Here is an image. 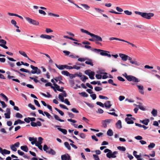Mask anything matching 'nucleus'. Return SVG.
<instances>
[{
	"mask_svg": "<svg viewBox=\"0 0 160 160\" xmlns=\"http://www.w3.org/2000/svg\"><path fill=\"white\" fill-rule=\"evenodd\" d=\"M81 31L83 33H84L87 34L88 35L90 36L91 37H93L94 38V39H95V42H96V43L97 44H99V43L98 42H102V39L101 37L99 36L95 35L94 34L90 33L88 31L84 30L82 28L80 29Z\"/></svg>",
	"mask_w": 160,
	"mask_h": 160,
	"instance_id": "obj_1",
	"label": "nucleus"
},
{
	"mask_svg": "<svg viewBox=\"0 0 160 160\" xmlns=\"http://www.w3.org/2000/svg\"><path fill=\"white\" fill-rule=\"evenodd\" d=\"M135 13L136 14H138L141 16L142 18L148 19H150L151 17H153L154 15V13H152L149 12H143L138 11H135Z\"/></svg>",
	"mask_w": 160,
	"mask_h": 160,
	"instance_id": "obj_2",
	"label": "nucleus"
},
{
	"mask_svg": "<svg viewBox=\"0 0 160 160\" xmlns=\"http://www.w3.org/2000/svg\"><path fill=\"white\" fill-rule=\"evenodd\" d=\"M109 39L110 40H118V41H122V42H127V43H128V44L131 45L132 47H135L136 48H137V47L134 44L129 42H128V41H125L123 39H119V38H114V37H111V38H109Z\"/></svg>",
	"mask_w": 160,
	"mask_h": 160,
	"instance_id": "obj_3",
	"label": "nucleus"
},
{
	"mask_svg": "<svg viewBox=\"0 0 160 160\" xmlns=\"http://www.w3.org/2000/svg\"><path fill=\"white\" fill-rule=\"evenodd\" d=\"M127 80L129 82L132 81L134 82H138L139 81L138 79L136 77L129 75L128 77H127Z\"/></svg>",
	"mask_w": 160,
	"mask_h": 160,
	"instance_id": "obj_4",
	"label": "nucleus"
},
{
	"mask_svg": "<svg viewBox=\"0 0 160 160\" xmlns=\"http://www.w3.org/2000/svg\"><path fill=\"white\" fill-rule=\"evenodd\" d=\"M118 153V152L117 151H114L113 153L111 151L109 152H108L106 154L107 157L110 158H116V155Z\"/></svg>",
	"mask_w": 160,
	"mask_h": 160,
	"instance_id": "obj_5",
	"label": "nucleus"
},
{
	"mask_svg": "<svg viewBox=\"0 0 160 160\" xmlns=\"http://www.w3.org/2000/svg\"><path fill=\"white\" fill-rule=\"evenodd\" d=\"M93 51L95 52H100V54L101 55L103 56H106L107 52L109 53V52L105 51L100 49H96V48H94V49Z\"/></svg>",
	"mask_w": 160,
	"mask_h": 160,
	"instance_id": "obj_6",
	"label": "nucleus"
},
{
	"mask_svg": "<svg viewBox=\"0 0 160 160\" xmlns=\"http://www.w3.org/2000/svg\"><path fill=\"white\" fill-rule=\"evenodd\" d=\"M61 158L62 160H71V157L68 154L62 155Z\"/></svg>",
	"mask_w": 160,
	"mask_h": 160,
	"instance_id": "obj_7",
	"label": "nucleus"
},
{
	"mask_svg": "<svg viewBox=\"0 0 160 160\" xmlns=\"http://www.w3.org/2000/svg\"><path fill=\"white\" fill-rule=\"evenodd\" d=\"M119 55L122 60L123 61H127L129 57L128 55L122 53H120Z\"/></svg>",
	"mask_w": 160,
	"mask_h": 160,
	"instance_id": "obj_8",
	"label": "nucleus"
},
{
	"mask_svg": "<svg viewBox=\"0 0 160 160\" xmlns=\"http://www.w3.org/2000/svg\"><path fill=\"white\" fill-rule=\"evenodd\" d=\"M52 37L54 38V36L52 35L50 36L44 34H42L41 35V38H45L47 39H51Z\"/></svg>",
	"mask_w": 160,
	"mask_h": 160,
	"instance_id": "obj_9",
	"label": "nucleus"
},
{
	"mask_svg": "<svg viewBox=\"0 0 160 160\" xmlns=\"http://www.w3.org/2000/svg\"><path fill=\"white\" fill-rule=\"evenodd\" d=\"M128 60L132 64H134L137 66L139 65L137 62L135 61V59L133 60L132 58L129 57V56L128 57Z\"/></svg>",
	"mask_w": 160,
	"mask_h": 160,
	"instance_id": "obj_10",
	"label": "nucleus"
},
{
	"mask_svg": "<svg viewBox=\"0 0 160 160\" xmlns=\"http://www.w3.org/2000/svg\"><path fill=\"white\" fill-rule=\"evenodd\" d=\"M30 67L33 70L30 72L32 74L36 73L38 69V68L37 67L34 66L32 65H31Z\"/></svg>",
	"mask_w": 160,
	"mask_h": 160,
	"instance_id": "obj_11",
	"label": "nucleus"
},
{
	"mask_svg": "<svg viewBox=\"0 0 160 160\" xmlns=\"http://www.w3.org/2000/svg\"><path fill=\"white\" fill-rule=\"evenodd\" d=\"M29 140L30 141H31V143L32 145H33L34 144H35L36 145V143L37 142V138H34L33 137H29Z\"/></svg>",
	"mask_w": 160,
	"mask_h": 160,
	"instance_id": "obj_12",
	"label": "nucleus"
},
{
	"mask_svg": "<svg viewBox=\"0 0 160 160\" xmlns=\"http://www.w3.org/2000/svg\"><path fill=\"white\" fill-rule=\"evenodd\" d=\"M104 105L105 108H109L112 106L110 104V102L109 101H107L104 103Z\"/></svg>",
	"mask_w": 160,
	"mask_h": 160,
	"instance_id": "obj_13",
	"label": "nucleus"
},
{
	"mask_svg": "<svg viewBox=\"0 0 160 160\" xmlns=\"http://www.w3.org/2000/svg\"><path fill=\"white\" fill-rule=\"evenodd\" d=\"M116 126L117 128L118 129H120L122 128L121 121L120 120L118 121L116 124Z\"/></svg>",
	"mask_w": 160,
	"mask_h": 160,
	"instance_id": "obj_14",
	"label": "nucleus"
},
{
	"mask_svg": "<svg viewBox=\"0 0 160 160\" xmlns=\"http://www.w3.org/2000/svg\"><path fill=\"white\" fill-rule=\"evenodd\" d=\"M149 122V120L148 119H145L143 120L140 121V123H142L145 125H147Z\"/></svg>",
	"mask_w": 160,
	"mask_h": 160,
	"instance_id": "obj_15",
	"label": "nucleus"
},
{
	"mask_svg": "<svg viewBox=\"0 0 160 160\" xmlns=\"http://www.w3.org/2000/svg\"><path fill=\"white\" fill-rule=\"evenodd\" d=\"M86 60H87L85 62L86 64L92 66H93V63L91 59L87 58V59Z\"/></svg>",
	"mask_w": 160,
	"mask_h": 160,
	"instance_id": "obj_16",
	"label": "nucleus"
},
{
	"mask_svg": "<svg viewBox=\"0 0 160 160\" xmlns=\"http://www.w3.org/2000/svg\"><path fill=\"white\" fill-rule=\"evenodd\" d=\"M45 86L47 87V86H50L51 87V88L53 89L54 90V91L55 92H57V90H56V89H55V88L54 87L52 86V84L50 82H47L46 83L45 85Z\"/></svg>",
	"mask_w": 160,
	"mask_h": 160,
	"instance_id": "obj_17",
	"label": "nucleus"
},
{
	"mask_svg": "<svg viewBox=\"0 0 160 160\" xmlns=\"http://www.w3.org/2000/svg\"><path fill=\"white\" fill-rule=\"evenodd\" d=\"M53 85L54 86V87L55 88L56 90H57L58 91L62 92L63 91L62 89H60V87L56 83H53Z\"/></svg>",
	"mask_w": 160,
	"mask_h": 160,
	"instance_id": "obj_18",
	"label": "nucleus"
},
{
	"mask_svg": "<svg viewBox=\"0 0 160 160\" xmlns=\"http://www.w3.org/2000/svg\"><path fill=\"white\" fill-rule=\"evenodd\" d=\"M125 121L128 124H133L134 123L133 121L128 117L125 118Z\"/></svg>",
	"mask_w": 160,
	"mask_h": 160,
	"instance_id": "obj_19",
	"label": "nucleus"
},
{
	"mask_svg": "<svg viewBox=\"0 0 160 160\" xmlns=\"http://www.w3.org/2000/svg\"><path fill=\"white\" fill-rule=\"evenodd\" d=\"M24 123V122L22 121L20 119H19L15 121L14 125H15L18 124H23Z\"/></svg>",
	"mask_w": 160,
	"mask_h": 160,
	"instance_id": "obj_20",
	"label": "nucleus"
},
{
	"mask_svg": "<svg viewBox=\"0 0 160 160\" xmlns=\"http://www.w3.org/2000/svg\"><path fill=\"white\" fill-rule=\"evenodd\" d=\"M47 153L53 155L56 154V152L53 149L50 148L49 150H48V152Z\"/></svg>",
	"mask_w": 160,
	"mask_h": 160,
	"instance_id": "obj_21",
	"label": "nucleus"
},
{
	"mask_svg": "<svg viewBox=\"0 0 160 160\" xmlns=\"http://www.w3.org/2000/svg\"><path fill=\"white\" fill-rule=\"evenodd\" d=\"M21 149L24 151L28 152V148L27 146H22L21 147Z\"/></svg>",
	"mask_w": 160,
	"mask_h": 160,
	"instance_id": "obj_22",
	"label": "nucleus"
},
{
	"mask_svg": "<svg viewBox=\"0 0 160 160\" xmlns=\"http://www.w3.org/2000/svg\"><path fill=\"white\" fill-rule=\"evenodd\" d=\"M55 65L56 67L59 69L60 70H63L65 68H64V65H58L57 64H55Z\"/></svg>",
	"mask_w": 160,
	"mask_h": 160,
	"instance_id": "obj_23",
	"label": "nucleus"
},
{
	"mask_svg": "<svg viewBox=\"0 0 160 160\" xmlns=\"http://www.w3.org/2000/svg\"><path fill=\"white\" fill-rule=\"evenodd\" d=\"M31 125L32 127H36L37 125L38 126H40V122H37V124L34 122H32L31 123Z\"/></svg>",
	"mask_w": 160,
	"mask_h": 160,
	"instance_id": "obj_24",
	"label": "nucleus"
},
{
	"mask_svg": "<svg viewBox=\"0 0 160 160\" xmlns=\"http://www.w3.org/2000/svg\"><path fill=\"white\" fill-rule=\"evenodd\" d=\"M58 129L60 131L64 134H66L67 133V131L66 129H62L60 128H58Z\"/></svg>",
	"mask_w": 160,
	"mask_h": 160,
	"instance_id": "obj_25",
	"label": "nucleus"
},
{
	"mask_svg": "<svg viewBox=\"0 0 160 160\" xmlns=\"http://www.w3.org/2000/svg\"><path fill=\"white\" fill-rule=\"evenodd\" d=\"M54 79L56 81V82H57L58 81H62V78L61 76H59L58 77H56L54 78Z\"/></svg>",
	"mask_w": 160,
	"mask_h": 160,
	"instance_id": "obj_26",
	"label": "nucleus"
},
{
	"mask_svg": "<svg viewBox=\"0 0 160 160\" xmlns=\"http://www.w3.org/2000/svg\"><path fill=\"white\" fill-rule=\"evenodd\" d=\"M10 153V151L9 150H8L6 149H4L3 150L2 152V154H9Z\"/></svg>",
	"mask_w": 160,
	"mask_h": 160,
	"instance_id": "obj_27",
	"label": "nucleus"
},
{
	"mask_svg": "<svg viewBox=\"0 0 160 160\" xmlns=\"http://www.w3.org/2000/svg\"><path fill=\"white\" fill-rule=\"evenodd\" d=\"M151 113L154 117H155L157 115V111L154 109L152 110Z\"/></svg>",
	"mask_w": 160,
	"mask_h": 160,
	"instance_id": "obj_28",
	"label": "nucleus"
},
{
	"mask_svg": "<svg viewBox=\"0 0 160 160\" xmlns=\"http://www.w3.org/2000/svg\"><path fill=\"white\" fill-rule=\"evenodd\" d=\"M107 134L109 136H112L113 135V132L111 129H109L107 132Z\"/></svg>",
	"mask_w": 160,
	"mask_h": 160,
	"instance_id": "obj_29",
	"label": "nucleus"
},
{
	"mask_svg": "<svg viewBox=\"0 0 160 160\" xmlns=\"http://www.w3.org/2000/svg\"><path fill=\"white\" fill-rule=\"evenodd\" d=\"M19 52L20 54L23 56L24 57L28 58V56L27 54L24 52L22 51H19Z\"/></svg>",
	"mask_w": 160,
	"mask_h": 160,
	"instance_id": "obj_30",
	"label": "nucleus"
},
{
	"mask_svg": "<svg viewBox=\"0 0 160 160\" xmlns=\"http://www.w3.org/2000/svg\"><path fill=\"white\" fill-rule=\"evenodd\" d=\"M49 148L48 147V146L46 144L44 145L43 147V150L46 152V153H48V150H49Z\"/></svg>",
	"mask_w": 160,
	"mask_h": 160,
	"instance_id": "obj_31",
	"label": "nucleus"
},
{
	"mask_svg": "<svg viewBox=\"0 0 160 160\" xmlns=\"http://www.w3.org/2000/svg\"><path fill=\"white\" fill-rule=\"evenodd\" d=\"M64 144L66 148L68 150H70L71 148L68 142H65L64 143Z\"/></svg>",
	"mask_w": 160,
	"mask_h": 160,
	"instance_id": "obj_32",
	"label": "nucleus"
},
{
	"mask_svg": "<svg viewBox=\"0 0 160 160\" xmlns=\"http://www.w3.org/2000/svg\"><path fill=\"white\" fill-rule=\"evenodd\" d=\"M95 74V73L94 72H91L90 74L88 76L89 78L90 79H94V75Z\"/></svg>",
	"mask_w": 160,
	"mask_h": 160,
	"instance_id": "obj_33",
	"label": "nucleus"
},
{
	"mask_svg": "<svg viewBox=\"0 0 160 160\" xmlns=\"http://www.w3.org/2000/svg\"><path fill=\"white\" fill-rule=\"evenodd\" d=\"M58 98L62 102H64V98L63 96V94L62 93H60L58 95Z\"/></svg>",
	"mask_w": 160,
	"mask_h": 160,
	"instance_id": "obj_34",
	"label": "nucleus"
},
{
	"mask_svg": "<svg viewBox=\"0 0 160 160\" xmlns=\"http://www.w3.org/2000/svg\"><path fill=\"white\" fill-rule=\"evenodd\" d=\"M40 137H38V142L37 141L36 143V146H37L38 148L40 149Z\"/></svg>",
	"mask_w": 160,
	"mask_h": 160,
	"instance_id": "obj_35",
	"label": "nucleus"
},
{
	"mask_svg": "<svg viewBox=\"0 0 160 160\" xmlns=\"http://www.w3.org/2000/svg\"><path fill=\"white\" fill-rule=\"evenodd\" d=\"M54 117L56 120L59 121L60 122H64V120L60 119L59 117L56 115H54Z\"/></svg>",
	"mask_w": 160,
	"mask_h": 160,
	"instance_id": "obj_36",
	"label": "nucleus"
},
{
	"mask_svg": "<svg viewBox=\"0 0 160 160\" xmlns=\"http://www.w3.org/2000/svg\"><path fill=\"white\" fill-rule=\"evenodd\" d=\"M62 74L66 76H68L70 75L69 73L67 71H63L61 72Z\"/></svg>",
	"mask_w": 160,
	"mask_h": 160,
	"instance_id": "obj_37",
	"label": "nucleus"
},
{
	"mask_svg": "<svg viewBox=\"0 0 160 160\" xmlns=\"http://www.w3.org/2000/svg\"><path fill=\"white\" fill-rule=\"evenodd\" d=\"M55 109L56 111L58 112L61 116H63L64 113L62 111L56 108H55Z\"/></svg>",
	"mask_w": 160,
	"mask_h": 160,
	"instance_id": "obj_38",
	"label": "nucleus"
},
{
	"mask_svg": "<svg viewBox=\"0 0 160 160\" xmlns=\"http://www.w3.org/2000/svg\"><path fill=\"white\" fill-rule=\"evenodd\" d=\"M117 148L119 150L123 151H125L126 150L125 148L123 146H118Z\"/></svg>",
	"mask_w": 160,
	"mask_h": 160,
	"instance_id": "obj_39",
	"label": "nucleus"
},
{
	"mask_svg": "<svg viewBox=\"0 0 160 160\" xmlns=\"http://www.w3.org/2000/svg\"><path fill=\"white\" fill-rule=\"evenodd\" d=\"M155 144L154 143H150V144L148 146V148L150 149L151 148H153L155 146Z\"/></svg>",
	"mask_w": 160,
	"mask_h": 160,
	"instance_id": "obj_40",
	"label": "nucleus"
},
{
	"mask_svg": "<svg viewBox=\"0 0 160 160\" xmlns=\"http://www.w3.org/2000/svg\"><path fill=\"white\" fill-rule=\"evenodd\" d=\"M20 70L21 72H26L28 73L29 74H31L30 72L28 71V70L25 69L23 68H21L20 69Z\"/></svg>",
	"mask_w": 160,
	"mask_h": 160,
	"instance_id": "obj_41",
	"label": "nucleus"
},
{
	"mask_svg": "<svg viewBox=\"0 0 160 160\" xmlns=\"http://www.w3.org/2000/svg\"><path fill=\"white\" fill-rule=\"evenodd\" d=\"M79 136L82 139H85L86 135L84 133H81L79 134Z\"/></svg>",
	"mask_w": 160,
	"mask_h": 160,
	"instance_id": "obj_42",
	"label": "nucleus"
},
{
	"mask_svg": "<svg viewBox=\"0 0 160 160\" xmlns=\"http://www.w3.org/2000/svg\"><path fill=\"white\" fill-rule=\"evenodd\" d=\"M81 6L83 7L86 10H88L90 8V7L86 4H82Z\"/></svg>",
	"mask_w": 160,
	"mask_h": 160,
	"instance_id": "obj_43",
	"label": "nucleus"
},
{
	"mask_svg": "<svg viewBox=\"0 0 160 160\" xmlns=\"http://www.w3.org/2000/svg\"><path fill=\"white\" fill-rule=\"evenodd\" d=\"M79 94L84 97H87L88 96V95L85 92H82Z\"/></svg>",
	"mask_w": 160,
	"mask_h": 160,
	"instance_id": "obj_44",
	"label": "nucleus"
},
{
	"mask_svg": "<svg viewBox=\"0 0 160 160\" xmlns=\"http://www.w3.org/2000/svg\"><path fill=\"white\" fill-rule=\"evenodd\" d=\"M108 82L112 85L115 86H117V85L116 84L113 83V80L112 79H110L108 80Z\"/></svg>",
	"mask_w": 160,
	"mask_h": 160,
	"instance_id": "obj_45",
	"label": "nucleus"
},
{
	"mask_svg": "<svg viewBox=\"0 0 160 160\" xmlns=\"http://www.w3.org/2000/svg\"><path fill=\"white\" fill-rule=\"evenodd\" d=\"M67 113L69 117L72 118H74L75 117V115L72 113L69 112H67Z\"/></svg>",
	"mask_w": 160,
	"mask_h": 160,
	"instance_id": "obj_46",
	"label": "nucleus"
},
{
	"mask_svg": "<svg viewBox=\"0 0 160 160\" xmlns=\"http://www.w3.org/2000/svg\"><path fill=\"white\" fill-rule=\"evenodd\" d=\"M124 13L128 15H131L132 14V13L131 12L128 10H125L124 11Z\"/></svg>",
	"mask_w": 160,
	"mask_h": 160,
	"instance_id": "obj_47",
	"label": "nucleus"
},
{
	"mask_svg": "<svg viewBox=\"0 0 160 160\" xmlns=\"http://www.w3.org/2000/svg\"><path fill=\"white\" fill-rule=\"evenodd\" d=\"M35 78H33L31 77H29V78H30L32 80H33L34 82H39V81L37 79V77L36 76L35 77Z\"/></svg>",
	"mask_w": 160,
	"mask_h": 160,
	"instance_id": "obj_48",
	"label": "nucleus"
},
{
	"mask_svg": "<svg viewBox=\"0 0 160 160\" xmlns=\"http://www.w3.org/2000/svg\"><path fill=\"white\" fill-rule=\"evenodd\" d=\"M94 89L96 91H99L102 90V88L99 87H95Z\"/></svg>",
	"mask_w": 160,
	"mask_h": 160,
	"instance_id": "obj_49",
	"label": "nucleus"
},
{
	"mask_svg": "<svg viewBox=\"0 0 160 160\" xmlns=\"http://www.w3.org/2000/svg\"><path fill=\"white\" fill-rule=\"evenodd\" d=\"M137 152L135 151H134L133 152V155L136 158H138L140 157V156L137 154Z\"/></svg>",
	"mask_w": 160,
	"mask_h": 160,
	"instance_id": "obj_50",
	"label": "nucleus"
},
{
	"mask_svg": "<svg viewBox=\"0 0 160 160\" xmlns=\"http://www.w3.org/2000/svg\"><path fill=\"white\" fill-rule=\"evenodd\" d=\"M16 117L17 118H22V115L19 113H17L16 114Z\"/></svg>",
	"mask_w": 160,
	"mask_h": 160,
	"instance_id": "obj_51",
	"label": "nucleus"
},
{
	"mask_svg": "<svg viewBox=\"0 0 160 160\" xmlns=\"http://www.w3.org/2000/svg\"><path fill=\"white\" fill-rule=\"evenodd\" d=\"M94 9L96 10V12H98L101 13V12H104V10L99 8H95Z\"/></svg>",
	"mask_w": 160,
	"mask_h": 160,
	"instance_id": "obj_52",
	"label": "nucleus"
},
{
	"mask_svg": "<svg viewBox=\"0 0 160 160\" xmlns=\"http://www.w3.org/2000/svg\"><path fill=\"white\" fill-rule=\"evenodd\" d=\"M10 148L11 149L14 151H16L17 150V149L15 147L14 145H12L11 146Z\"/></svg>",
	"mask_w": 160,
	"mask_h": 160,
	"instance_id": "obj_53",
	"label": "nucleus"
},
{
	"mask_svg": "<svg viewBox=\"0 0 160 160\" xmlns=\"http://www.w3.org/2000/svg\"><path fill=\"white\" fill-rule=\"evenodd\" d=\"M99 97L100 99H104L105 100H107L108 99V98L106 96H104L102 95H100L99 96Z\"/></svg>",
	"mask_w": 160,
	"mask_h": 160,
	"instance_id": "obj_54",
	"label": "nucleus"
},
{
	"mask_svg": "<svg viewBox=\"0 0 160 160\" xmlns=\"http://www.w3.org/2000/svg\"><path fill=\"white\" fill-rule=\"evenodd\" d=\"M0 95L4 98L6 101H8V98L4 94L1 93L0 94Z\"/></svg>",
	"mask_w": 160,
	"mask_h": 160,
	"instance_id": "obj_55",
	"label": "nucleus"
},
{
	"mask_svg": "<svg viewBox=\"0 0 160 160\" xmlns=\"http://www.w3.org/2000/svg\"><path fill=\"white\" fill-rule=\"evenodd\" d=\"M28 106L29 107H30L32 110H34L35 109H36L34 106L31 103L29 104Z\"/></svg>",
	"mask_w": 160,
	"mask_h": 160,
	"instance_id": "obj_56",
	"label": "nucleus"
},
{
	"mask_svg": "<svg viewBox=\"0 0 160 160\" xmlns=\"http://www.w3.org/2000/svg\"><path fill=\"white\" fill-rule=\"evenodd\" d=\"M48 14L49 16H52L54 17H59V16L58 14H55L52 13H49Z\"/></svg>",
	"mask_w": 160,
	"mask_h": 160,
	"instance_id": "obj_57",
	"label": "nucleus"
},
{
	"mask_svg": "<svg viewBox=\"0 0 160 160\" xmlns=\"http://www.w3.org/2000/svg\"><path fill=\"white\" fill-rule=\"evenodd\" d=\"M92 72V71L91 70H88L85 71V73L86 75L89 76V74H90L91 72Z\"/></svg>",
	"mask_w": 160,
	"mask_h": 160,
	"instance_id": "obj_58",
	"label": "nucleus"
},
{
	"mask_svg": "<svg viewBox=\"0 0 160 160\" xmlns=\"http://www.w3.org/2000/svg\"><path fill=\"white\" fill-rule=\"evenodd\" d=\"M43 113L46 115L48 118H50V117H52L49 113L46 112L45 111L43 112Z\"/></svg>",
	"mask_w": 160,
	"mask_h": 160,
	"instance_id": "obj_59",
	"label": "nucleus"
},
{
	"mask_svg": "<svg viewBox=\"0 0 160 160\" xmlns=\"http://www.w3.org/2000/svg\"><path fill=\"white\" fill-rule=\"evenodd\" d=\"M134 27L135 28H139L141 29L142 28V26L141 25L135 24L134 25Z\"/></svg>",
	"mask_w": 160,
	"mask_h": 160,
	"instance_id": "obj_60",
	"label": "nucleus"
},
{
	"mask_svg": "<svg viewBox=\"0 0 160 160\" xmlns=\"http://www.w3.org/2000/svg\"><path fill=\"white\" fill-rule=\"evenodd\" d=\"M26 19L30 23H31L32 19L28 17H26Z\"/></svg>",
	"mask_w": 160,
	"mask_h": 160,
	"instance_id": "obj_61",
	"label": "nucleus"
},
{
	"mask_svg": "<svg viewBox=\"0 0 160 160\" xmlns=\"http://www.w3.org/2000/svg\"><path fill=\"white\" fill-rule=\"evenodd\" d=\"M31 24H32L34 25H37L39 24V22L37 21H35L32 19V21Z\"/></svg>",
	"mask_w": 160,
	"mask_h": 160,
	"instance_id": "obj_62",
	"label": "nucleus"
},
{
	"mask_svg": "<svg viewBox=\"0 0 160 160\" xmlns=\"http://www.w3.org/2000/svg\"><path fill=\"white\" fill-rule=\"evenodd\" d=\"M97 104L98 105L102 107H104V104L102 103L101 102H96Z\"/></svg>",
	"mask_w": 160,
	"mask_h": 160,
	"instance_id": "obj_63",
	"label": "nucleus"
},
{
	"mask_svg": "<svg viewBox=\"0 0 160 160\" xmlns=\"http://www.w3.org/2000/svg\"><path fill=\"white\" fill-rule=\"evenodd\" d=\"M93 156L95 160H100L99 156L97 155L93 154Z\"/></svg>",
	"mask_w": 160,
	"mask_h": 160,
	"instance_id": "obj_64",
	"label": "nucleus"
}]
</instances>
